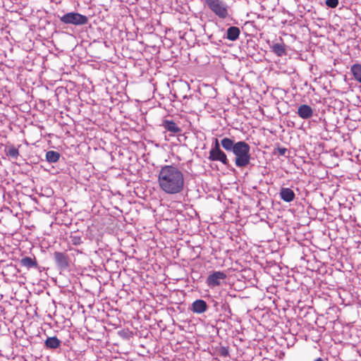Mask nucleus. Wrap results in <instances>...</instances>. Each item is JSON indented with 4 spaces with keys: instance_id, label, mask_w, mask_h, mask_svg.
Masks as SVG:
<instances>
[{
    "instance_id": "nucleus-5",
    "label": "nucleus",
    "mask_w": 361,
    "mask_h": 361,
    "mask_svg": "<svg viewBox=\"0 0 361 361\" xmlns=\"http://www.w3.org/2000/svg\"><path fill=\"white\" fill-rule=\"evenodd\" d=\"M226 278V274L221 271H215L210 274L207 278L206 283L210 288L219 286L221 282Z\"/></svg>"
},
{
    "instance_id": "nucleus-1",
    "label": "nucleus",
    "mask_w": 361,
    "mask_h": 361,
    "mask_svg": "<svg viewBox=\"0 0 361 361\" xmlns=\"http://www.w3.org/2000/svg\"><path fill=\"white\" fill-rule=\"evenodd\" d=\"M220 145L228 152H233L235 156V164L237 167L243 168L247 166L251 159L250 146L245 141L235 142L234 140L225 137L219 142L215 139L214 145L209 151V159L211 161H219L224 165L228 166L229 161L226 153L221 150Z\"/></svg>"
},
{
    "instance_id": "nucleus-4",
    "label": "nucleus",
    "mask_w": 361,
    "mask_h": 361,
    "mask_svg": "<svg viewBox=\"0 0 361 361\" xmlns=\"http://www.w3.org/2000/svg\"><path fill=\"white\" fill-rule=\"evenodd\" d=\"M59 18L63 24L75 26L84 25L88 23V18L86 16L74 11L66 13L61 16H59Z\"/></svg>"
},
{
    "instance_id": "nucleus-9",
    "label": "nucleus",
    "mask_w": 361,
    "mask_h": 361,
    "mask_svg": "<svg viewBox=\"0 0 361 361\" xmlns=\"http://www.w3.org/2000/svg\"><path fill=\"white\" fill-rule=\"evenodd\" d=\"M297 114L302 119H309L313 116V109L307 104L299 106Z\"/></svg>"
},
{
    "instance_id": "nucleus-22",
    "label": "nucleus",
    "mask_w": 361,
    "mask_h": 361,
    "mask_svg": "<svg viewBox=\"0 0 361 361\" xmlns=\"http://www.w3.org/2000/svg\"><path fill=\"white\" fill-rule=\"evenodd\" d=\"M314 361H324V360L322 357H318V358L315 359Z\"/></svg>"
},
{
    "instance_id": "nucleus-19",
    "label": "nucleus",
    "mask_w": 361,
    "mask_h": 361,
    "mask_svg": "<svg viewBox=\"0 0 361 361\" xmlns=\"http://www.w3.org/2000/svg\"><path fill=\"white\" fill-rule=\"evenodd\" d=\"M338 0H326V5L331 8H336L338 5Z\"/></svg>"
},
{
    "instance_id": "nucleus-14",
    "label": "nucleus",
    "mask_w": 361,
    "mask_h": 361,
    "mask_svg": "<svg viewBox=\"0 0 361 361\" xmlns=\"http://www.w3.org/2000/svg\"><path fill=\"white\" fill-rule=\"evenodd\" d=\"M240 33V30L239 27L231 26L227 29L225 37L230 41H235L238 39Z\"/></svg>"
},
{
    "instance_id": "nucleus-20",
    "label": "nucleus",
    "mask_w": 361,
    "mask_h": 361,
    "mask_svg": "<svg viewBox=\"0 0 361 361\" xmlns=\"http://www.w3.org/2000/svg\"><path fill=\"white\" fill-rule=\"evenodd\" d=\"M288 149L285 147H277L274 151V154H279L280 156H286Z\"/></svg>"
},
{
    "instance_id": "nucleus-7",
    "label": "nucleus",
    "mask_w": 361,
    "mask_h": 361,
    "mask_svg": "<svg viewBox=\"0 0 361 361\" xmlns=\"http://www.w3.org/2000/svg\"><path fill=\"white\" fill-rule=\"evenodd\" d=\"M208 306L207 302L202 299L195 300L192 303L191 310L196 314H202L207 310Z\"/></svg>"
},
{
    "instance_id": "nucleus-8",
    "label": "nucleus",
    "mask_w": 361,
    "mask_h": 361,
    "mask_svg": "<svg viewBox=\"0 0 361 361\" xmlns=\"http://www.w3.org/2000/svg\"><path fill=\"white\" fill-rule=\"evenodd\" d=\"M271 51L274 53L277 56L282 57L287 54L286 46L283 42L272 43L270 45Z\"/></svg>"
},
{
    "instance_id": "nucleus-16",
    "label": "nucleus",
    "mask_w": 361,
    "mask_h": 361,
    "mask_svg": "<svg viewBox=\"0 0 361 361\" xmlns=\"http://www.w3.org/2000/svg\"><path fill=\"white\" fill-rule=\"evenodd\" d=\"M61 155L60 153L56 151H48L46 153V159L49 163H56L59 160Z\"/></svg>"
},
{
    "instance_id": "nucleus-21",
    "label": "nucleus",
    "mask_w": 361,
    "mask_h": 361,
    "mask_svg": "<svg viewBox=\"0 0 361 361\" xmlns=\"http://www.w3.org/2000/svg\"><path fill=\"white\" fill-rule=\"evenodd\" d=\"M219 353L223 357H227L229 355V350L227 347H221L219 350Z\"/></svg>"
},
{
    "instance_id": "nucleus-3",
    "label": "nucleus",
    "mask_w": 361,
    "mask_h": 361,
    "mask_svg": "<svg viewBox=\"0 0 361 361\" xmlns=\"http://www.w3.org/2000/svg\"><path fill=\"white\" fill-rule=\"evenodd\" d=\"M205 4L208 6L218 18L226 19L229 16V6L222 0H204Z\"/></svg>"
},
{
    "instance_id": "nucleus-12",
    "label": "nucleus",
    "mask_w": 361,
    "mask_h": 361,
    "mask_svg": "<svg viewBox=\"0 0 361 361\" xmlns=\"http://www.w3.org/2000/svg\"><path fill=\"white\" fill-rule=\"evenodd\" d=\"M61 341L56 336L47 337L44 341L46 348L55 350L61 346Z\"/></svg>"
},
{
    "instance_id": "nucleus-17",
    "label": "nucleus",
    "mask_w": 361,
    "mask_h": 361,
    "mask_svg": "<svg viewBox=\"0 0 361 361\" xmlns=\"http://www.w3.org/2000/svg\"><path fill=\"white\" fill-rule=\"evenodd\" d=\"M6 156L17 159L19 157L18 149L13 146H8L5 149Z\"/></svg>"
},
{
    "instance_id": "nucleus-13",
    "label": "nucleus",
    "mask_w": 361,
    "mask_h": 361,
    "mask_svg": "<svg viewBox=\"0 0 361 361\" xmlns=\"http://www.w3.org/2000/svg\"><path fill=\"white\" fill-rule=\"evenodd\" d=\"M166 130L176 134L179 133L181 129L177 126V124L172 120H164L161 125Z\"/></svg>"
},
{
    "instance_id": "nucleus-11",
    "label": "nucleus",
    "mask_w": 361,
    "mask_h": 361,
    "mask_svg": "<svg viewBox=\"0 0 361 361\" xmlns=\"http://www.w3.org/2000/svg\"><path fill=\"white\" fill-rule=\"evenodd\" d=\"M20 263L23 267H26L27 269L31 268H38L35 257H23L20 259Z\"/></svg>"
},
{
    "instance_id": "nucleus-15",
    "label": "nucleus",
    "mask_w": 361,
    "mask_h": 361,
    "mask_svg": "<svg viewBox=\"0 0 361 361\" xmlns=\"http://www.w3.org/2000/svg\"><path fill=\"white\" fill-rule=\"evenodd\" d=\"M350 71L355 80L361 83V64H353L351 66Z\"/></svg>"
},
{
    "instance_id": "nucleus-18",
    "label": "nucleus",
    "mask_w": 361,
    "mask_h": 361,
    "mask_svg": "<svg viewBox=\"0 0 361 361\" xmlns=\"http://www.w3.org/2000/svg\"><path fill=\"white\" fill-rule=\"evenodd\" d=\"M70 242L74 245H80L82 243L81 235L75 233L70 236Z\"/></svg>"
},
{
    "instance_id": "nucleus-6",
    "label": "nucleus",
    "mask_w": 361,
    "mask_h": 361,
    "mask_svg": "<svg viewBox=\"0 0 361 361\" xmlns=\"http://www.w3.org/2000/svg\"><path fill=\"white\" fill-rule=\"evenodd\" d=\"M54 258L59 269L65 271L69 268V257L66 253L55 252L54 253Z\"/></svg>"
},
{
    "instance_id": "nucleus-2",
    "label": "nucleus",
    "mask_w": 361,
    "mask_h": 361,
    "mask_svg": "<svg viewBox=\"0 0 361 361\" xmlns=\"http://www.w3.org/2000/svg\"><path fill=\"white\" fill-rule=\"evenodd\" d=\"M157 182L160 190L170 195L180 193L185 185L183 172L173 165H164L160 168Z\"/></svg>"
},
{
    "instance_id": "nucleus-10",
    "label": "nucleus",
    "mask_w": 361,
    "mask_h": 361,
    "mask_svg": "<svg viewBox=\"0 0 361 361\" xmlns=\"http://www.w3.org/2000/svg\"><path fill=\"white\" fill-rule=\"evenodd\" d=\"M279 196L282 200L286 202H290L295 197V192L289 188H281L279 192Z\"/></svg>"
}]
</instances>
